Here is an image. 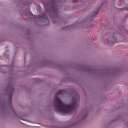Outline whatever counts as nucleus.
I'll use <instances>...</instances> for the list:
<instances>
[{
	"label": "nucleus",
	"instance_id": "nucleus-7",
	"mask_svg": "<svg viewBox=\"0 0 128 128\" xmlns=\"http://www.w3.org/2000/svg\"><path fill=\"white\" fill-rule=\"evenodd\" d=\"M102 6V4H101L99 6L98 8H97L96 10L93 12V14L92 15L91 18L92 19H91V20H93L95 18V17L96 16L97 13L100 12L101 8Z\"/></svg>",
	"mask_w": 128,
	"mask_h": 128
},
{
	"label": "nucleus",
	"instance_id": "nucleus-25",
	"mask_svg": "<svg viewBox=\"0 0 128 128\" xmlns=\"http://www.w3.org/2000/svg\"><path fill=\"white\" fill-rule=\"evenodd\" d=\"M26 125L28 126V125Z\"/></svg>",
	"mask_w": 128,
	"mask_h": 128
},
{
	"label": "nucleus",
	"instance_id": "nucleus-28",
	"mask_svg": "<svg viewBox=\"0 0 128 128\" xmlns=\"http://www.w3.org/2000/svg\"><path fill=\"white\" fill-rule=\"evenodd\" d=\"M32 35H33V34H32Z\"/></svg>",
	"mask_w": 128,
	"mask_h": 128
},
{
	"label": "nucleus",
	"instance_id": "nucleus-18",
	"mask_svg": "<svg viewBox=\"0 0 128 128\" xmlns=\"http://www.w3.org/2000/svg\"><path fill=\"white\" fill-rule=\"evenodd\" d=\"M69 26L68 25V26H66V27H64L63 28H62V29L63 30H64V29L65 28H68V27H69Z\"/></svg>",
	"mask_w": 128,
	"mask_h": 128
},
{
	"label": "nucleus",
	"instance_id": "nucleus-14",
	"mask_svg": "<svg viewBox=\"0 0 128 128\" xmlns=\"http://www.w3.org/2000/svg\"><path fill=\"white\" fill-rule=\"evenodd\" d=\"M74 124L70 125L69 124H68L67 126H65V127L62 128H69L70 127L73 126H74Z\"/></svg>",
	"mask_w": 128,
	"mask_h": 128
},
{
	"label": "nucleus",
	"instance_id": "nucleus-9",
	"mask_svg": "<svg viewBox=\"0 0 128 128\" xmlns=\"http://www.w3.org/2000/svg\"><path fill=\"white\" fill-rule=\"evenodd\" d=\"M32 14L31 12H29V18L27 21V23L28 24H30L32 23Z\"/></svg>",
	"mask_w": 128,
	"mask_h": 128
},
{
	"label": "nucleus",
	"instance_id": "nucleus-21",
	"mask_svg": "<svg viewBox=\"0 0 128 128\" xmlns=\"http://www.w3.org/2000/svg\"><path fill=\"white\" fill-rule=\"evenodd\" d=\"M74 24H72L71 26H74Z\"/></svg>",
	"mask_w": 128,
	"mask_h": 128
},
{
	"label": "nucleus",
	"instance_id": "nucleus-20",
	"mask_svg": "<svg viewBox=\"0 0 128 128\" xmlns=\"http://www.w3.org/2000/svg\"><path fill=\"white\" fill-rule=\"evenodd\" d=\"M111 33L110 32L109 33V35H110H110Z\"/></svg>",
	"mask_w": 128,
	"mask_h": 128
},
{
	"label": "nucleus",
	"instance_id": "nucleus-5",
	"mask_svg": "<svg viewBox=\"0 0 128 128\" xmlns=\"http://www.w3.org/2000/svg\"><path fill=\"white\" fill-rule=\"evenodd\" d=\"M80 67L82 68V70L84 72H100V71H98L96 69L94 68H91L90 66H86L84 65H80Z\"/></svg>",
	"mask_w": 128,
	"mask_h": 128
},
{
	"label": "nucleus",
	"instance_id": "nucleus-1",
	"mask_svg": "<svg viewBox=\"0 0 128 128\" xmlns=\"http://www.w3.org/2000/svg\"><path fill=\"white\" fill-rule=\"evenodd\" d=\"M68 92L67 90H59L56 94L54 101V107L56 111L64 114L72 113V110L76 108V103L80 101L79 95L78 93L76 92L72 98L71 103L68 105L64 104L62 100L59 98L58 95L66 94Z\"/></svg>",
	"mask_w": 128,
	"mask_h": 128
},
{
	"label": "nucleus",
	"instance_id": "nucleus-17",
	"mask_svg": "<svg viewBox=\"0 0 128 128\" xmlns=\"http://www.w3.org/2000/svg\"><path fill=\"white\" fill-rule=\"evenodd\" d=\"M30 89L28 88L27 90V92L28 93L30 92H31V90H30Z\"/></svg>",
	"mask_w": 128,
	"mask_h": 128
},
{
	"label": "nucleus",
	"instance_id": "nucleus-15",
	"mask_svg": "<svg viewBox=\"0 0 128 128\" xmlns=\"http://www.w3.org/2000/svg\"><path fill=\"white\" fill-rule=\"evenodd\" d=\"M114 42V41L112 40H110V41H108V43H111V44H112Z\"/></svg>",
	"mask_w": 128,
	"mask_h": 128
},
{
	"label": "nucleus",
	"instance_id": "nucleus-19",
	"mask_svg": "<svg viewBox=\"0 0 128 128\" xmlns=\"http://www.w3.org/2000/svg\"><path fill=\"white\" fill-rule=\"evenodd\" d=\"M28 34L29 35L30 34V31L29 30H28Z\"/></svg>",
	"mask_w": 128,
	"mask_h": 128
},
{
	"label": "nucleus",
	"instance_id": "nucleus-16",
	"mask_svg": "<svg viewBox=\"0 0 128 128\" xmlns=\"http://www.w3.org/2000/svg\"><path fill=\"white\" fill-rule=\"evenodd\" d=\"M46 62L48 64H52L50 60H48L46 61Z\"/></svg>",
	"mask_w": 128,
	"mask_h": 128
},
{
	"label": "nucleus",
	"instance_id": "nucleus-3",
	"mask_svg": "<svg viewBox=\"0 0 128 128\" xmlns=\"http://www.w3.org/2000/svg\"><path fill=\"white\" fill-rule=\"evenodd\" d=\"M36 20V24L42 26L48 25L49 23V20L45 13L37 18Z\"/></svg>",
	"mask_w": 128,
	"mask_h": 128
},
{
	"label": "nucleus",
	"instance_id": "nucleus-2",
	"mask_svg": "<svg viewBox=\"0 0 128 128\" xmlns=\"http://www.w3.org/2000/svg\"><path fill=\"white\" fill-rule=\"evenodd\" d=\"M44 6V9L46 12L49 13L51 20L54 24L62 23V18H59L58 17V12L56 3L53 0L51 2V5L46 0L42 1Z\"/></svg>",
	"mask_w": 128,
	"mask_h": 128
},
{
	"label": "nucleus",
	"instance_id": "nucleus-27",
	"mask_svg": "<svg viewBox=\"0 0 128 128\" xmlns=\"http://www.w3.org/2000/svg\"><path fill=\"white\" fill-rule=\"evenodd\" d=\"M33 45L32 44V45ZM32 49H33V48H32Z\"/></svg>",
	"mask_w": 128,
	"mask_h": 128
},
{
	"label": "nucleus",
	"instance_id": "nucleus-12",
	"mask_svg": "<svg viewBox=\"0 0 128 128\" xmlns=\"http://www.w3.org/2000/svg\"><path fill=\"white\" fill-rule=\"evenodd\" d=\"M116 34H118V32H114L112 35V37L115 40H117V38H116Z\"/></svg>",
	"mask_w": 128,
	"mask_h": 128
},
{
	"label": "nucleus",
	"instance_id": "nucleus-8",
	"mask_svg": "<svg viewBox=\"0 0 128 128\" xmlns=\"http://www.w3.org/2000/svg\"><path fill=\"white\" fill-rule=\"evenodd\" d=\"M112 72V76H114L116 75V70H110V71H108V69H106L105 70V73L104 74L105 76H108L109 75L111 74V72Z\"/></svg>",
	"mask_w": 128,
	"mask_h": 128
},
{
	"label": "nucleus",
	"instance_id": "nucleus-23",
	"mask_svg": "<svg viewBox=\"0 0 128 128\" xmlns=\"http://www.w3.org/2000/svg\"><path fill=\"white\" fill-rule=\"evenodd\" d=\"M76 23V22H75L74 23V24L75 23Z\"/></svg>",
	"mask_w": 128,
	"mask_h": 128
},
{
	"label": "nucleus",
	"instance_id": "nucleus-11",
	"mask_svg": "<svg viewBox=\"0 0 128 128\" xmlns=\"http://www.w3.org/2000/svg\"><path fill=\"white\" fill-rule=\"evenodd\" d=\"M117 28L118 29L122 31L125 32H128L126 30L125 28L123 26H117Z\"/></svg>",
	"mask_w": 128,
	"mask_h": 128
},
{
	"label": "nucleus",
	"instance_id": "nucleus-4",
	"mask_svg": "<svg viewBox=\"0 0 128 128\" xmlns=\"http://www.w3.org/2000/svg\"><path fill=\"white\" fill-rule=\"evenodd\" d=\"M14 89L13 84L11 82L8 83L6 88L8 103L11 105L12 104V97Z\"/></svg>",
	"mask_w": 128,
	"mask_h": 128
},
{
	"label": "nucleus",
	"instance_id": "nucleus-26",
	"mask_svg": "<svg viewBox=\"0 0 128 128\" xmlns=\"http://www.w3.org/2000/svg\"><path fill=\"white\" fill-rule=\"evenodd\" d=\"M127 9H128V8H127Z\"/></svg>",
	"mask_w": 128,
	"mask_h": 128
},
{
	"label": "nucleus",
	"instance_id": "nucleus-24",
	"mask_svg": "<svg viewBox=\"0 0 128 128\" xmlns=\"http://www.w3.org/2000/svg\"><path fill=\"white\" fill-rule=\"evenodd\" d=\"M3 110H4V108H3Z\"/></svg>",
	"mask_w": 128,
	"mask_h": 128
},
{
	"label": "nucleus",
	"instance_id": "nucleus-22",
	"mask_svg": "<svg viewBox=\"0 0 128 128\" xmlns=\"http://www.w3.org/2000/svg\"><path fill=\"white\" fill-rule=\"evenodd\" d=\"M79 0V1H82V0Z\"/></svg>",
	"mask_w": 128,
	"mask_h": 128
},
{
	"label": "nucleus",
	"instance_id": "nucleus-6",
	"mask_svg": "<svg viewBox=\"0 0 128 128\" xmlns=\"http://www.w3.org/2000/svg\"><path fill=\"white\" fill-rule=\"evenodd\" d=\"M9 70L10 73L11 74H14L13 68L12 67H8L6 66H0V72L3 73L5 74Z\"/></svg>",
	"mask_w": 128,
	"mask_h": 128
},
{
	"label": "nucleus",
	"instance_id": "nucleus-10",
	"mask_svg": "<svg viewBox=\"0 0 128 128\" xmlns=\"http://www.w3.org/2000/svg\"><path fill=\"white\" fill-rule=\"evenodd\" d=\"M12 106H11V108H12V112L14 113V115L16 116L17 117L18 119H20L22 120H24L25 121H26L27 122H28V120L26 119H24L22 118V117L18 116V115H16V113L15 112L14 109H13L12 108Z\"/></svg>",
	"mask_w": 128,
	"mask_h": 128
},
{
	"label": "nucleus",
	"instance_id": "nucleus-13",
	"mask_svg": "<svg viewBox=\"0 0 128 128\" xmlns=\"http://www.w3.org/2000/svg\"><path fill=\"white\" fill-rule=\"evenodd\" d=\"M88 115V112H85L84 113V114L83 116V118L82 119V120H84V119L87 116V115Z\"/></svg>",
	"mask_w": 128,
	"mask_h": 128
}]
</instances>
